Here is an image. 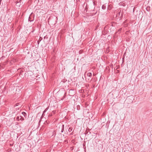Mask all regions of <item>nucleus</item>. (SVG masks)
<instances>
[{
    "instance_id": "obj_1",
    "label": "nucleus",
    "mask_w": 152,
    "mask_h": 152,
    "mask_svg": "<svg viewBox=\"0 0 152 152\" xmlns=\"http://www.w3.org/2000/svg\"><path fill=\"white\" fill-rule=\"evenodd\" d=\"M121 10H119L117 11L116 17L121 18L123 17L122 13H121Z\"/></svg>"
},
{
    "instance_id": "obj_2",
    "label": "nucleus",
    "mask_w": 152,
    "mask_h": 152,
    "mask_svg": "<svg viewBox=\"0 0 152 152\" xmlns=\"http://www.w3.org/2000/svg\"><path fill=\"white\" fill-rule=\"evenodd\" d=\"M57 17H55L54 18H50L49 19V21L52 22L53 20H55L54 24H55L57 22Z\"/></svg>"
},
{
    "instance_id": "obj_3",
    "label": "nucleus",
    "mask_w": 152,
    "mask_h": 152,
    "mask_svg": "<svg viewBox=\"0 0 152 152\" xmlns=\"http://www.w3.org/2000/svg\"><path fill=\"white\" fill-rule=\"evenodd\" d=\"M34 15L32 14L28 18V21L31 22L34 21Z\"/></svg>"
},
{
    "instance_id": "obj_4",
    "label": "nucleus",
    "mask_w": 152,
    "mask_h": 152,
    "mask_svg": "<svg viewBox=\"0 0 152 152\" xmlns=\"http://www.w3.org/2000/svg\"><path fill=\"white\" fill-rule=\"evenodd\" d=\"M49 107H47V108H46V109L44 110V111L43 112V113L42 115V117H43L45 116V115L44 114V113L46 112L48 110Z\"/></svg>"
},
{
    "instance_id": "obj_5",
    "label": "nucleus",
    "mask_w": 152,
    "mask_h": 152,
    "mask_svg": "<svg viewBox=\"0 0 152 152\" xmlns=\"http://www.w3.org/2000/svg\"><path fill=\"white\" fill-rule=\"evenodd\" d=\"M61 132L62 133L63 132L64 130V125H63L61 126Z\"/></svg>"
},
{
    "instance_id": "obj_6",
    "label": "nucleus",
    "mask_w": 152,
    "mask_h": 152,
    "mask_svg": "<svg viewBox=\"0 0 152 152\" xmlns=\"http://www.w3.org/2000/svg\"><path fill=\"white\" fill-rule=\"evenodd\" d=\"M87 75L88 76L91 77L92 76V74L91 73L88 72L87 73Z\"/></svg>"
},
{
    "instance_id": "obj_7",
    "label": "nucleus",
    "mask_w": 152,
    "mask_h": 152,
    "mask_svg": "<svg viewBox=\"0 0 152 152\" xmlns=\"http://www.w3.org/2000/svg\"><path fill=\"white\" fill-rule=\"evenodd\" d=\"M22 114L25 117L27 115L26 113L24 112L22 113Z\"/></svg>"
},
{
    "instance_id": "obj_8",
    "label": "nucleus",
    "mask_w": 152,
    "mask_h": 152,
    "mask_svg": "<svg viewBox=\"0 0 152 152\" xmlns=\"http://www.w3.org/2000/svg\"><path fill=\"white\" fill-rule=\"evenodd\" d=\"M20 120L23 121L24 120V119L23 118V117L22 116H21V115H20Z\"/></svg>"
},
{
    "instance_id": "obj_9",
    "label": "nucleus",
    "mask_w": 152,
    "mask_h": 152,
    "mask_svg": "<svg viewBox=\"0 0 152 152\" xmlns=\"http://www.w3.org/2000/svg\"><path fill=\"white\" fill-rule=\"evenodd\" d=\"M72 127H69L68 129V131L69 132H71L72 130Z\"/></svg>"
},
{
    "instance_id": "obj_10",
    "label": "nucleus",
    "mask_w": 152,
    "mask_h": 152,
    "mask_svg": "<svg viewBox=\"0 0 152 152\" xmlns=\"http://www.w3.org/2000/svg\"><path fill=\"white\" fill-rule=\"evenodd\" d=\"M106 8V6L105 5H103L102 6V8L103 10H105Z\"/></svg>"
},
{
    "instance_id": "obj_11",
    "label": "nucleus",
    "mask_w": 152,
    "mask_h": 152,
    "mask_svg": "<svg viewBox=\"0 0 152 152\" xmlns=\"http://www.w3.org/2000/svg\"><path fill=\"white\" fill-rule=\"evenodd\" d=\"M77 109L78 110H79L80 109V107L79 105H77L76 106Z\"/></svg>"
},
{
    "instance_id": "obj_12",
    "label": "nucleus",
    "mask_w": 152,
    "mask_h": 152,
    "mask_svg": "<svg viewBox=\"0 0 152 152\" xmlns=\"http://www.w3.org/2000/svg\"><path fill=\"white\" fill-rule=\"evenodd\" d=\"M20 116H17L16 118V120L17 121L20 120Z\"/></svg>"
},
{
    "instance_id": "obj_13",
    "label": "nucleus",
    "mask_w": 152,
    "mask_h": 152,
    "mask_svg": "<svg viewBox=\"0 0 152 152\" xmlns=\"http://www.w3.org/2000/svg\"><path fill=\"white\" fill-rule=\"evenodd\" d=\"M119 4H120V5H123L124 6H125L124 3H123V2L120 3Z\"/></svg>"
},
{
    "instance_id": "obj_14",
    "label": "nucleus",
    "mask_w": 152,
    "mask_h": 152,
    "mask_svg": "<svg viewBox=\"0 0 152 152\" xmlns=\"http://www.w3.org/2000/svg\"><path fill=\"white\" fill-rule=\"evenodd\" d=\"M42 38H40L39 40L38 41V44H39V42H40L42 40Z\"/></svg>"
},
{
    "instance_id": "obj_15",
    "label": "nucleus",
    "mask_w": 152,
    "mask_h": 152,
    "mask_svg": "<svg viewBox=\"0 0 152 152\" xmlns=\"http://www.w3.org/2000/svg\"><path fill=\"white\" fill-rule=\"evenodd\" d=\"M130 99H131V97L129 96V97H128V98H127L126 100H128Z\"/></svg>"
},
{
    "instance_id": "obj_16",
    "label": "nucleus",
    "mask_w": 152,
    "mask_h": 152,
    "mask_svg": "<svg viewBox=\"0 0 152 152\" xmlns=\"http://www.w3.org/2000/svg\"><path fill=\"white\" fill-rule=\"evenodd\" d=\"M52 116V114L51 113L49 114V115H48V116Z\"/></svg>"
},
{
    "instance_id": "obj_17",
    "label": "nucleus",
    "mask_w": 152,
    "mask_h": 152,
    "mask_svg": "<svg viewBox=\"0 0 152 152\" xmlns=\"http://www.w3.org/2000/svg\"><path fill=\"white\" fill-rule=\"evenodd\" d=\"M54 114H55L56 113V111L53 110L52 112Z\"/></svg>"
},
{
    "instance_id": "obj_18",
    "label": "nucleus",
    "mask_w": 152,
    "mask_h": 152,
    "mask_svg": "<svg viewBox=\"0 0 152 152\" xmlns=\"http://www.w3.org/2000/svg\"><path fill=\"white\" fill-rule=\"evenodd\" d=\"M48 38V37H47L46 36H45V37H44V39H45V38Z\"/></svg>"
},
{
    "instance_id": "obj_19",
    "label": "nucleus",
    "mask_w": 152,
    "mask_h": 152,
    "mask_svg": "<svg viewBox=\"0 0 152 152\" xmlns=\"http://www.w3.org/2000/svg\"><path fill=\"white\" fill-rule=\"evenodd\" d=\"M16 2H17V3H16V4H18L19 3V2L18 1H16Z\"/></svg>"
},
{
    "instance_id": "obj_20",
    "label": "nucleus",
    "mask_w": 152,
    "mask_h": 152,
    "mask_svg": "<svg viewBox=\"0 0 152 152\" xmlns=\"http://www.w3.org/2000/svg\"><path fill=\"white\" fill-rule=\"evenodd\" d=\"M98 27V26H96V28H97Z\"/></svg>"
},
{
    "instance_id": "obj_21",
    "label": "nucleus",
    "mask_w": 152,
    "mask_h": 152,
    "mask_svg": "<svg viewBox=\"0 0 152 152\" xmlns=\"http://www.w3.org/2000/svg\"><path fill=\"white\" fill-rule=\"evenodd\" d=\"M132 101H133L132 100H131L129 102H132Z\"/></svg>"
},
{
    "instance_id": "obj_22",
    "label": "nucleus",
    "mask_w": 152,
    "mask_h": 152,
    "mask_svg": "<svg viewBox=\"0 0 152 152\" xmlns=\"http://www.w3.org/2000/svg\"><path fill=\"white\" fill-rule=\"evenodd\" d=\"M93 75H94H94H95V74H93Z\"/></svg>"
},
{
    "instance_id": "obj_23",
    "label": "nucleus",
    "mask_w": 152,
    "mask_h": 152,
    "mask_svg": "<svg viewBox=\"0 0 152 152\" xmlns=\"http://www.w3.org/2000/svg\"><path fill=\"white\" fill-rule=\"evenodd\" d=\"M75 107L74 106V108H75Z\"/></svg>"
}]
</instances>
